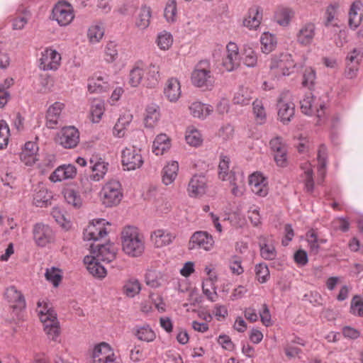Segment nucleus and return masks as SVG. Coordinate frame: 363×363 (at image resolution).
I'll list each match as a JSON object with an SVG mask.
<instances>
[{
    "label": "nucleus",
    "instance_id": "obj_20",
    "mask_svg": "<svg viewBox=\"0 0 363 363\" xmlns=\"http://www.w3.org/2000/svg\"><path fill=\"white\" fill-rule=\"evenodd\" d=\"M77 175V168L71 164L59 166L50 175V180L52 182H59L71 179Z\"/></svg>",
    "mask_w": 363,
    "mask_h": 363
},
{
    "label": "nucleus",
    "instance_id": "obj_52",
    "mask_svg": "<svg viewBox=\"0 0 363 363\" xmlns=\"http://www.w3.org/2000/svg\"><path fill=\"white\" fill-rule=\"evenodd\" d=\"M313 96L311 91H308L304 94L300 100L301 111L306 115H312L313 113Z\"/></svg>",
    "mask_w": 363,
    "mask_h": 363
},
{
    "label": "nucleus",
    "instance_id": "obj_16",
    "mask_svg": "<svg viewBox=\"0 0 363 363\" xmlns=\"http://www.w3.org/2000/svg\"><path fill=\"white\" fill-rule=\"evenodd\" d=\"M287 95L281 96L278 101V116L283 123H289L294 116V104L286 98Z\"/></svg>",
    "mask_w": 363,
    "mask_h": 363
},
{
    "label": "nucleus",
    "instance_id": "obj_11",
    "mask_svg": "<svg viewBox=\"0 0 363 363\" xmlns=\"http://www.w3.org/2000/svg\"><path fill=\"white\" fill-rule=\"evenodd\" d=\"M61 55L55 50L47 48L41 53L40 67L43 70H55L60 65Z\"/></svg>",
    "mask_w": 363,
    "mask_h": 363
},
{
    "label": "nucleus",
    "instance_id": "obj_31",
    "mask_svg": "<svg viewBox=\"0 0 363 363\" xmlns=\"http://www.w3.org/2000/svg\"><path fill=\"white\" fill-rule=\"evenodd\" d=\"M109 89L107 77L95 76L89 79L88 89L91 93H101Z\"/></svg>",
    "mask_w": 363,
    "mask_h": 363
},
{
    "label": "nucleus",
    "instance_id": "obj_39",
    "mask_svg": "<svg viewBox=\"0 0 363 363\" xmlns=\"http://www.w3.org/2000/svg\"><path fill=\"white\" fill-rule=\"evenodd\" d=\"M227 181H229L232 186L231 192L235 196H240L244 191V182L242 174H230L228 177Z\"/></svg>",
    "mask_w": 363,
    "mask_h": 363
},
{
    "label": "nucleus",
    "instance_id": "obj_26",
    "mask_svg": "<svg viewBox=\"0 0 363 363\" xmlns=\"http://www.w3.org/2000/svg\"><path fill=\"white\" fill-rule=\"evenodd\" d=\"M99 262L94 257L89 255L85 256L84 258V262L86 265L89 272L95 277L102 279L106 277V270Z\"/></svg>",
    "mask_w": 363,
    "mask_h": 363
},
{
    "label": "nucleus",
    "instance_id": "obj_21",
    "mask_svg": "<svg viewBox=\"0 0 363 363\" xmlns=\"http://www.w3.org/2000/svg\"><path fill=\"white\" fill-rule=\"evenodd\" d=\"M64 107L63 103L57 101L48 108L46 114V126L48 128L53 129L57 125Z\"/></svg>",
    "mask_w": 363,
    "mask_h": 363
},
{
    "label": "nucleus",
    "instance_id": "obj_2",
    "mask_svg": "<svg viewBox=\"0 0 363 363\" xmlns=\"http://www.w3.org/2000/svg\"><path fill=\"white\" fill-rule=\"evenodd\" d=\"M297 66L298 64L294 63L290 54L284 53L272 59L269 68L272 75L279 77L289 76Z\"/></svg>",
    "mask_w": 363,
    "mask_h": 363
},
{
    "label": "nucleus",
    "instance_id": "obj_1",
    "mask_svg": "<svg viewBox=\"0 0 363 363\" xmlns=\"http://www.w3.org/2000/svg\"><path fill=\"white\" fill-rule=\"evenodd\" d=\"M122 248L123 252L130 257L140 256L145 250L143 236L137 228L127 226L121 233Z\"/></svg>",
    "mask_w": 363,
    "mask_h": 363
},
{
    "label": "nucleus",
    "instance_id": "obj_34",
    "mask_svg": "<svg viewBox=\"0 0 363 363\" xmlns=\"http://www.w3.org/2000/svg\"><path fill=\"white\" fill-rule=\"evenodd\" d=\"M259 245L260 247V255L262 258L267 260L275 259L277 257L275 247L272 243H269V241L265 237H259Z\"/></svg>",
    "mask_w": 363,
    "mask_h": 363
},
{
    "label": "nucleus",
    "instance_id": "obj_38",
    "mask_svg": "<svg viewBox=\"0 0 363 363\" xmlns=\"http://www.w3.org/2000/svg\"><path fill=\"white\" fill-rule=\"evenodd\" d=\"M252 112L257 124L262 125L267 121V113L262 100L255 99L252 103Z\"/></svg>",
    "mask_w": 363,
    "mask_h": 363
},
{
    "label": "nucleus",
    "instance_id": "obj_32",
    "mask_svg": "<svg viewBox=\"0 0 363 363\" xmlns=\"http://www.w3.org/2000/svg\"><path fill=\"white\" fill-rule=\"evenodd\" d=\"M160 118V107L155 104H149L145 109V125L147 128H153Z\"/></svg>",
    "mask_w": 363,
    "mask_h": 363
},
{
    "label": "nucleus",
    "instance_id": "obj_7",
    "mask_svg": "<svg viewBox=\"0 0 363 363\" xmlns=\"http://www.w3.org/2000/svg\"><path fill=\"white\" fill-rule=\"evenodd\" d=\"M57 142L65 148H74L79 142V132L74 126L64 127L57 133Z\"/></svg>",
    "mask_w": 363,
    "mask_h": 363
},
{
    "label": "nucleus",
    "instance_id": "obj_63",
    "mask_svg": "<svg viewBox=\"0 0 363 363\" xmlns=\"http://www.w3.org/2000/svg\"><path fill=\"white\" fill-rule=\"evenodd\" d=\"M104 34V28L98 25L92 26L88 30V38L92 43L99 42L103 38Z\"/></svg>",
    "mask_w": 363,
    "mask_h": 363
},
{
    "label": "nucleus",
    "instance_id": "obj_51",
    "mask_svg": "<svg viewBox=\"0 0 363 363\" xmlns=\"http://www.w3.org/2000/svg\"><path fill=\"white\" fill-rule=\"evenodd\" d=\"M141 290L140 284L138 279L131 278L123 286V292L128 297H134Z\"/></svg>",
    "mask_w": 363,
    "mask_h": 363
},
{
    "label": "nucleus",
    "instance_id": "obj_37",
    "mask_svg": "<svg viewBox=\"0 0 363 363\" xmlns=\"http://www.w3.org/2000/svg\"><path fill=\"white\" fill-rule=\"evenodd\" d=\"M170 147L168 137L165 134L158 135L155 139L152 145V152L156 155H162Z\"/></svg>",
    "mask_w": 363,
    "mask_h": 363
},
{
    "label": "nucleus",
    "instance_id": "obj_19",
    "mask_svg": "<svg viewBox=\"0 0 363 363\" xmlns=\"http://www.w3.org/2000/svg\"><path fill=\"white\" fill-rule=\"evenodd\" d=\"M360 24L363 26V6L360 1H355L351 6L349 13V25L350 28H357ZM359 37H363V29L358 30Z\"/></svg>",
    "mask_w": 363,
    "mask_h": 363
},
{
    "label": "nucleus",
    "instance_id": "obj_36",
    "mask_svg": "<svg viewBox=\"0 0 363 363\" xmlns=\"http://www.w3.org/2000/svg\"><path fill=\"white\" fill-rule=\"evenodd\" d=\"M326 160L327 148L324 145H320L318 151V174L320 177V179L318 182V184H321L323 182V179L325 175V168L327 165Z\"/></svg>",
    "mask_w": 363,
    "mask_h": 363
},
{
    "label": "nucleus",
    "instance_id": "obj_15",
    "mask_svg": "<svg viewBox=\"0 0 363 363\" xmlns=\"http://www.w3.org/2000/svg\"><path fill=\"white\" fill-rule=\"evenodd\" d=\"M249 184L252 191L257 196L264 197L268 194L267 179L260 172H255L250 176Z\"/></svg>",
    "mask_w": 363,
    "mask_h": 363
},
{
    "label": "nucleus",
    "instance_id": "obj_28",
    "mask_svg": "<svg viewBox=\"0 0 363 363\" xmlns=\"http://www.w3.org/2000/svg\"><path fill=\"white\" fill-rule=\"evenodd\" d=\"M52 198V193L45 187L39 186L35 189L33 194V204L37 207H45L50 204Z\"/></svg>",
    "mask_w": 363,
    "mask_h": 363
},
{
    "label": "nucleus",
    "instance_id": "obj_35",
    "mask_svg": "<svg viewBox=\"0 0 363 363\" xmlns=\"http://www.w3.org/2000/svg\"><path fill=\"white\" fill-rule=\"evenodd\" d=\"M189 109L194 117L202 119L206 118L213 111V108L211 106L204 104L201 102L192 103L189 107Z\"/></svg>",
    "mask_w": 363,
    "mask_h": 363
},
{
    "label": "nucleus",
    "instance_id": "obj_56",
    "mask_svg": "<svg viewBox=\"0 0 363 363\" xmlns=\"http://www.w3.org/2000/svg\"><path fill=\"white\" fill-rule=\"evenodd\" d=\"M316 79L315 71L311 67H306L303 73L302 85L311 90Z\"/></svg>",
    "mask_w": 363,
    "mask_h": 363
},
{
    "label": "nucleus",
    "instance_id": "obj_18",
    "mask_svg": "<svg viewBox=\"0 0 363 363\" xmlns=\"http://www.w3.org/2000/svg\"><path fill=\"white\" fill-rule=\"evenodd\" d=\"M33 237L38 245L44 247L53 240L54 234L48 225L37 223L33 228Z\"/></svg>",
    "mask_w": 363,
    "mask_h": 363
},
{
    "label": "nucleus",
    "instance_id": "obj_6",
    "mask_svg": "<svg viewBox=\"0 0 363 363\" xmlns=\"http://www.w3.org/2000/svg\"><path fill=\"white\" fill-rule=\"evenodd\" d=\"M52 18L60 26L69 25L74 18L73 7L66 1H59L52 9Z\"/></svg>",
    "mask_w": 363,
    "mask_h": 363
},
{
    "label": "nucleus",
    "instance_id": "obj_64",
    "mask_svg": "<svg viewBox=\"0 0 363 363\" xmlns=\"http://www.w3.org/2000/svg\"><path fill=\"white\" fill-rule=\"evenodd\" d=\"M45 276L46 279L51 282L55 287H57L59 285L62 279V275L60 269L55 267L47 269Z\"/></svg>",
    "mask_w": 363,
    "mask_h": 363
},
{
    "label": "nucleus",
    "instance_id": "obj_5",
    "mask_svg": "<svg viewBox=\"0 0 363 363\" xmlns=\"http://www.w3.org/2000/svg\"><path fill=\"white\" fill-rule=\"evenodd\" d=\"M141 150L135 146L125 147L122 151V164L125 169L130 171L139 169L144 163Z\"/></svg>",
    "mask_w": 363,
    "mask_h": 363
},
{
    "label": "nucleus",
    "instance_id": "obj_29",
    "mask_svg": "<svg viewBox=\"0 0 363 363\" xmlns=\"http://www.w3.org/2000/svg\"><path fill=\"white\" fill-rule=\"evenodd\" d=\"M146 77L144 79V85L147 87H155L160 81V67L156 64H150L149 67L145 69Z\"/></svg>",
    "mask_w": 363,
    "mask_h": 363
},
{
    "label": "nucleus",
    "instance_id": "obj_44",
    "mask_svg": "<svg viewBox=\"0 0 363 363\" xmlns=\"http://www.w3.org/2000/svg\"><path fill=\"white\" fill-rule=\"evenodd\" d=\"M294 11L289 8H279L275 13V19L278 24L286 26L294 16Z\"/></svg>",
    "mask_w": 363,
    "mask_h": 363
},
{
    "label": "nucleus",
    "instance_id": "obj_8",
    "mask_svg": "<svg viewBox=\"0 0 363 363\" xmlns=\"http://www.w3.org/2000/svg\"><path fill=\"white\" fill-rule=\"evenodd\" d=\"M116 247L113 243L107 242L105 245H91V257H94L97 261L106 262H112L116 256Z\"/></svg>",
    "mask_w": 363,
    "mask_h": 363
},
{
    "label": "nucleus",
    "instance_id": "obj_9",
    "mask_svg": "<svg viewBox=\"0 0 363 363\" xmlns=\"http://www.w3.org/2000/svg\"><path fill=\"white\" fill-rule=\"evenodd\" d=\"M106 223H108L105 219H99L93 221L89 225L83 233L84 239L85 240L97 241L105 237L108 232L104 227Z\"/></svg>",
    "mask_w": 363,
    "mask_h": 363
},
{
    "label": "nucleus",
    "instance_id": "obj_33",
    "mask_svg": "<svg viewBox=\"0 0 363 363\" xmlns=\"http://www.w3.org/2000/svg\"><path fill=\"white\" fill-rule=\"evenodd\" d=\"M179 164L177 161H172L163 168L162 182L165 185L172 184L177 177Z\"/></svg>",
    "mask_w": 363,
    "mask_h": 363
},
{
    "label": "nucleus",
    "instance_id": "obj_13",
    "mask_svg": "<svg viewBox=\"0 0 363 363\" xmlns=\"http://www.w3.org/2000/svg\"><path fill=\"white\" fill-rule=\"evenodd\" d=\"M50 317L42 315V323L44 331L48 339L57 342L60 335V323L57 318V313H50Z\"/></svg>",
    "mask_w": 363,
    "mask_h": 363
},
{
    "label": "nucleus",
    "instance_id": "obj_40",
    "mask_svg": "<svg viewBox=\"0 0 363 363\" xmlns=\"http://www.w3.org/2000/svg\"><path fill=\"white\" fill-rule=\"evenodd\" d=\"M302 170L303 171V177H304V185L305 189L307 192H313L314 189V181H313V172L312 169L311 164L308 162H303L301 166Z\"/></svg>",
    "mask_w": 363,
    "mask_h": 363
},
{
    "label": "nucleus",
    "instance_id": "obj_3",
    "mask_svg": "<svg viewBox=\"0 0 363 363\" xmlns=\"http://www.w3.org/2000/svg\"><path fill=\"white\" fill-rule=\"evenodd\" d=\"M103 203L106 207L118 205L123 198L122 188L117 180L108 182L101 191Z\"/></svg>",
    "mask_w": 363,
    "mask_h": 363
},
{
    "label": "nucleus",
    "instance_id": "obj_30",
    "mask_svg": "<svg viewBox=\"0 0 363 363\" xmlns=\"http://www.w3.org/2000/svg\"><path fill=\"white\" fill-rule=\"evenodd\" d=\"M5 296L10 303H13L14 308H23L26 306L23 294L13 286L6 289Z\"/></svg>",
    "mask_w": 363,
    "mask_h": 363
},
{
    "label": "nucleus",
    "instance_id": "obj_27",
    "mask_svg": "<svg viewBox=\"0 0 363 363\" xmlns=\"http://www.w3.org/2000/svg\"><path fill=\"white\" fill-rule=\"evenodd\" d=\"M151 17V8L147 5H143L135 18V26L139 30H145L150 26Z\"/></svg>",
    "mask_w": 363,
    "mask_h": 363
},
{
    "label": "nucleus",
    "instance_id": "obj_59",
    "mask_svg": "<svg viewBox=\"0 0 363 363\" xmlns=\"http://www.w3.org/2000/svg\"><path fill=\"white\" fill-rule=\"evenodd\" d=\"M243 62L248 67H254L257 63V55L252 48L246 47L243 51Z\"/></svg>",
    "mask_w": 363,
    "mask_h": 363
},
{
    "label": "nucleus",
    "instance_id": "obj_58",
    "mask_svg": "<svg viewBox=\"0 0 363 363\" xmlns=\"http://www.w3.org/2000/svg\"><path fill=\"white\" fill-rule=\"evenodd\" d=\"M10 137V130L4 120L0 121V150L6 147Z\"/></svg>",
    "mask_w": 363,
    "mask_h": 363
},
{
    "label": "nucleus",
    "instance_id": "obj_57",
    "mask_svg": "<svg viewBox=\"0 0 363 363\" xmlns=\"http://www.w3.org/2000/svg\"><path fill=\"white\" fill-rule=\"evenodd\" d=\"M118 55V45L114 41H109L105 47V60L108 62H114Z\"/></svg>",
    "mask_w": 363,
    "mask_h": 363
},
{
    "label": "nucleus",
    "instance_id": "obj_17",
    "mask_svg": "<svg viewBox=\"0 0 363 363\" xmlns=\"http://www.w3.org/2000/svg\"><path fill=\"white\" fill-rule=\"evenodd\" d=\"M207 179L203 175L196 174L189 182L187 191L190 197H200L206 194Z\"/></svg>",
    "mask_w": 363,
    "mask_h": 363
},
{
    "label": "nucleus",
    "instance_id": "obj_24",
    "mask_svg": "<svg viewBox=\"0 0 363 363\" xmlns=\"http://www.w3.org/2000/svg\"><path fill=\"white\" fill-rule=\"evenodd\" d=\"M174 238L170 232L163 230L158 229L152 233L150 239L152 242L157 247H162L172 243Z\"/></svg>",
    "mask_w": 363,
    "mask_h": 363
},
{
    "label": "nucleus",
    "instance_id": "obj_14",
    "mask_svg": "<svg viewBox=\"0 0 363 363\" xmlns=\"http://www.w3.org/2000/svg\"><path fill=\"white\" fill-rule=\"evenodd\" d=\"M240 56L238 45L234 43H229L226 46V55L223 60V66L228 72H231L239 67Z\"/></svg>",
    "mask_w": 363,
    "mask_h": 363
},
{
    "label": "nucleus",
    "instance_id": "obj_41",
    "mask_svg": "<svg viewBox=\"0 0 363 363\" xmlns=\"http://www.w3.org/2000/svg\"><path fill=\"white\" fill-rule=\"evenodd\" d=\"M134 334L141 341L147 342H152L156 335L149 325H143L134 328Z\"/></svg>",
    "mask_w": 363,
    "mask_h": 363
},
{
    "label": "nucleus",
    "instance_id": "obj_43",
    "mask_svg": "<svg viewBox=\"0 0 363 363\" xmlns=\"http://www.w3.org/2000/svg\"><path fill=\"white\" fill-rule=\"evenodd\" d=\"M260 42L261 49L264 53H269L274 50L277 45L276 37L268 32H265L262 35Z\"/></svg>",
    "mask_w": 363,
    "mask_h": 363
},
{
    "label": "nucleus",
    "instance_id": "obj_45",
    "mask_svg": "<svg viewBox=\"0 0 363 363\" xmlns=\"http://www.w3.org/2000/svg\"><path fill=\"white\" fill-rule=\"evenodd\" d=\"M64 198L67 204L75 208H79L82 206V199L79 193L72 189L65 190Z\"/></svg>",
    "mask_w": 363,
    "mask_h": 363
},
{
    "label": "nucleus",
    "instance_id": "obj_60",
    "mask_svg": "<svg viewBox=\"0 0 363 363\" xmlns=\"http://www.w3.org/2000/svg\"><path fill=\"white\" fill-rule=\"evenodd\" d=\"M350 312L358 317L363 316V299L359 295H355L351 300Z\"/></svg>",
    "mask_w": 363,
    "mask_h": 363
},
{
    "label": "nucleus",
    "instance_id": "obj_23",
    "mask_svg": "<svg viewBox=\"0 0 363 363\" xmlns=\"http://www.w3.org/2000/svg\"><path fill=\"white\" fill-rule=\"evenodd\" d=\"M315 35V26L313 23H306L299 29L296 38L298 43L303 45H311Z\"/></svg>",
    "mask_w": 363,
    "mask_h": 363
},
{
    "label": "nucleus",
    "instance_id": "obj_42",
    "mask_svg": "<svg viewBox=\"0 0 363 363\" xmlns=\"http://www.w3.org/2000/svg\"><path fill=\"white\" fill-rule=\"evenodd\" d=\"M172 35L166 30H162L157 34L156 44L161 50H168L173 44Z\"/></svg>",
    "mask_w": 363,
    "mask_h": 363
},
{
    "label": "nucleus",
    "instance_id": "obj_54",
    "mask_svg": "<svg viewBox=\"0 0 363 363\" xmlns=\"http://www.w3.org/2000/svg\"><path fill=\"white\" fill-rule=\"evenodd\" d=\"M105 108L104 102L100 99H95L91 107V113L94 123H98L104 114Z\"/></svg>",
    "mask_w": 363,
    "mask_h": 363
},
{
    "label": "nucleus",
    "instance_id": "obj_12",
    "mask_svg": "<svg viewBox=\"0 0 363 363\" xmlns=\"http://www.w3.org/2000/svg\"><path fill=\"white\" fill-rule=\"evenodd\" d=\"M93 363H116L115 354L108 343L101 342L93 351Z\"/></svg>",
    "mask_w": 363,
    "mask_h": 363
},
{
    "label": "nucleus",
    "instance_id": "obj_62",
    "mask_svg": "<svg viewBox=\"0 0 363 363\" xmlns=\"http://www.w3.org/2000/svg\"><path fill=\"white\" fill-rule=\"evenodd\" d=\"M306 240L308 242L310 250L317 253L319 250V239L315 230L311 229L306 234Z\"/></svg>",
    "mask_w": 363,
    "mask_h": 363
},
{
    "label": "nucleus",
    "instance_id": "obj_47",
    "mask_svg": "<svg viewBox=\"0 0 363 363\" xmlns=\"http://www.w3.org/2000/svg\"><path fill=\"white\" fill-rule=\"evenodd\" d=\"M108 163L99 160L91 166L92 174L91 177L94 181H100L102 179L107 172Z\"/></svg>",
    "mask_w": 363,
    "mask_h": 363
},
{
    "label": "nucleus",
    "instance_id": "obj_61",
    "mask_svg": "<svg viewBox=\"0 0 363 363\" xmlns=\"http://www.w3.org/2000/svg\"><path fill=\"white\" fill-rule=\"evenodd\" d=\"M228 267L233 274L240 275L244 272L241 257L234 255L228 261Z\"/></svg>",
    "mask_w": 363,
    "mask_h": 363
},
{
    "label": "nucleus",
    "instance_id": "obj_10",
    "mask_svg": "<svg viewBox=\"0 0 363 363\" xmlns=\"http://www.w3.org/2000/svg\"><path fill=\"white\" fill-rule=\"evenodd\" d=\"M214 245L213 236L206 231H196L191 237L189 249H203L206 251L211 250Z\"/></svg>",
    "mask_w": 363,
    "mask_h": 363
},
{
    "label": "nucleus",
    "instance_id": "obj_22",
    "mask_svg": "<svg viewBox=\"0 0 363 363\" xmlns=\"http://www.w3.org/2000/svg\"><path fill=\"white\" fill-rule=\"evenodd\" d=\"M181 85L179 81L174 77L169 78L164 86V94L171 102H176L181 96Z\"/></svg>",
    "mask_w": 363,
    "mask_h": 363
},
{
    "label": "nucleus",
    "instance_id": "obj_4",
    "mask_svg": "<svg viewBox=\"0 0 363 363\" xmlns=\"http://www.w3.org/2000/svg\"><path fill=\"white\" fill-rule=\"evenodd\" d=\"M191 82L197 87H209L213 84V78L211 76L210 65L208 61H200L191 73Z\"/></svg>",
    "mask_w": 363,
    "mask_h": 363
},
{
    "label": "nucleus",
    "instance_id": "obj_48",
    "mask_svg": "<svg viewBox=\"0 0 363 363\" xmlns=\"http://www.w3.org/2000/svg\"><path fill=\"white\" fill-rule=\"evenodd\" d=\"M252 99V91L247 88H241L235 93L233 103L240 106H246L250 104Z\"/></svg>",
    "mask_w": 363,
    "mask_h": 363
},
{
    "label": "nucleus",
    "instance_id": "obj_25",
    "mask_svg": "<svg viewBox=\"0 0 363 363\" xmlns=\"http://www.w3.org/2000/svg\"><path fill=\"white\" fill-rule=\"evenodd\" d=\"M262 19V9L259 6H252L248 11L247 16L243 21V25L250 30L257 29Z\"/></svg>",
    "mask_w": 363,
    "mask_h": 363
},
{
    "label": "nucleus",
    "instance_id": "obj_55",
    "mask_svg": "<svg viewBox=\"0 0 363 363\" xmlns=\"http://www.w3.org/2000/svg\"><path fill=\"white\" fill-rule=\"evenodd\" d=\"M177 1L168 0L167 1L164 11V16L165 19L169 23H173L177 20Z\"/></svg>",
    "mask_w": 363,
    "mask_h": 363
},
{
    "label": "nucleus",
    "instance_id": "obj_53",
    "mask_svg": "<svg viewBox=\"0 0 363 363\" xmlns=\"http://www.w3.org/2000/svg\"><path fill=\"white\" fill-rule=\"evenodd\" d=\"M257 280L261 283H266L270 277L269 269L265 263H259L255 265V268Z\"/></svg>",
    "mask_w": 363,
    "mask_h": 363
},
{
    "label": "nucleus",
    "instance_id": "obj_49",
    "mask_svg": "<svg viewBox=\"0 0 363 363\" xmlns=\"http://www.w3.org/2000/svg\"><path fill=\"white\" fill-rule=\"evenodd\" d=\"M185 139L188 144L194 147L200 145L203 141L201 134L193 126L187 128Z\"/></svg>",
    "mask_w": 363,
    "mask_h": 363
},
{
    "label": "nucleus",
    "instance_id": "obj_46",
    "mask_svg": "<svg viewBox=\"0 0 363 363\" xmlns=\"http://www.w3.org/2000/svg\"><path fill=\"white\" fill-rule=\"evenodd\" d=\"M145 79V69L138 66H135L130 69L128 77V83L133 87L138 86Z\"/></svg>",
    "mask_w": 363,
    "mask_h": 363
},
{
    "label": "nucleus",
    "instance_id": "obj_50",
    "mask_svg": "<svg viewBox=\"0 0 363 363\" xmlns=\"http://www.w3.org/2000/svg\"><path fill=\"white\" fill-rule=\"evenodd\" d=\"M230 158L225 155H221L218 165V176L223 181H227L228 177L230 174H235L233 172L229 171Z\"/></svg>",
    "mask_w": 363,
    "mask_h": 363
}]
</instances>
